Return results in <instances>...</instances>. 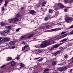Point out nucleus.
I'll return each mask as SVG.
<instances>
[{
  "label": "nucleus",
  "instance_id": "nucleus-1",
  "mask_svg": "<svg viewBox=\"0 0 73 73\" xmlns=\"http://www.w3.org/2000/svg\"><path fill=\"white\" fill-rule=\"evenodd\" d=\"M59 39L57 36H54L50 39L49 40L43 41L41 44L40 46V48H45L48 45H50L51 44L54 43V40H58Z\"/></svg>",
  "mask_w": 73,
  "mask_h": 73
},
{
  "label": "nucleus",
  "instance_id": "nucleus-2",
  "mask_svg": "<svg viewBox=\"0 0 73 73\" xmlns=\"http://www.w3.org/2000/svg\"><path fill=\"white\" fill-rule=\"evenodd\" d=\"M9 22L10 23H12L13 21H14L13 23V24H17V21H19V19L15 17L14 18H11L8 19Z\"/></svg>",
  "mask_w": 73,
  "mask_h": 73
},
{
  "label": "nucleus",
  "instance_id": "nucleus-3",
  "mask_svg": "<svg viewBox=\"0 0 73 73\" xmlns=\"http://www.w3.org/2000/svg\"><path fill=\"white\" fill-rule=\"evenodd\" d=\"M73 18L69 17H66L65 19L66 22L67 23H69L70 22L72 21H73Z\"/></svg>",
  "mask_w": 73,
  "mask_h": 73
},
{
  "label": "nucleus",
  "instance_id": "nucleus-4",
  "mask_svg": "<svg viewBox=\"0 0 73 73\" xmlns=\"http://www.w3.org/2000/svg\"><path fill=\"white\" fill-rule=\"evenodd\" d=\"M28 47V45H27L25 46H24L22 48V50H25L26 52L27 51H28V50H30L29 48Z\"/></svg>",
  "mask_w": 73,
  "mask_h": 73
},
{
  "label": "nucleus",
  "instance_id": "nucleus-5",
  "mask_svg": "<svg viewBox=\"0 0 73 73\" xmlns=\"http://www.w3.org/2000/svg\"><path fill=\"white\" fill-rule=\"evenodd\" d=\"M64 42H62L61 43L59 44H56L53 47V48L54 49H55L56 48H58V47L59 46H60V45H61L62 44H64Z\"/></svg>",
  "mask_w": 73,
  "mask_h": 73
},
{
  "label": "nucleus",
  "instance_id": "nucleus-6",
  "mask_svg": "<svg viewBox=\"0 0 73 73\" xmlns=\"http://www.w3.org/2000/svg\"><path fill=\"white\" fill-rule=\"evenodd\" d=\"M50 27H51V25H50V24H46L44 26V27L45 28H48Z\"/></svg>",
  "mask_w": 73,
  "mask_h": 73
},
{
  "label": "nucleus",
  "instance_id": "nucleus-7",
  "mask_svg": "<svg viewBox=\"0 0 73 73\" xmlns=\"http://www.w3.org/2000/svg\"><path fill=\"white\" fill-rule=\"evenodd\" d=\"M61 28H57L56 29H52V31H59V30H61Z\"/></svg>",
  "mask_w": 73,
  "mask_h": 73
},
{
  "label": "nucleus",
  "instance_id": "nucleus-8",
  "mask_svg": "<svg viewBox=\"0 0 73 73\" xmlns=\"http://www.w3.org/2000/svg\"><path fill=\"white\" fill-rule=\"evenodd\" d=\"M30 13L32 14V15H35V14L36 13V11L34 10H31L30 11Z\"/></svg>",
  "mask_w": 73,
  "mask_h": 73
},
{
  "label": "nucleus",
  "instance_id": "nucleus-9",
  "mask_svg": "<svg viewBox=\"0 0 73 73\" xmlns=\"http://www.w3.org/2000/svg\"><path fill=\"white\" fill-rule=\"evenodd\" d=\"M9 38H5L3 39V40L4 42H7L8 41H9Z\"/></svg>",
  "mask_w": 73,
  "mask_h": 73
},
{
  "label": "nucleus",
  "instance_id": "nucleus-10",
  "mask_svg": "<svg viewBox=\"0 0 73 73\" xmlns=\"http://www.w3.org/2000/svg\"><path fill=\"white\" fill-rule=\"evenodd\" d=\"M15 65H16V62L15 61H13L11 63V66H15Z\"/></svg>",
  "mask_w": 73,
  "mask_h": 73
},
{
  "label": "nucleus",
  "instance_id": "nucleus-11",
  "mask_svg": "<svg viewBox=\"0 0 73 73\" xmlns=\"http://www.w3.org/2000/svg\"><path fill=\"white\" fill-rule=\"evenodd\" d=\"M10 45H13L15 44V42L14 41H12L10 42Z\"/></svg>",
  "mask_w": 73,
  "mask_h": 73
},
{
  "label": "nucleus",
  "instance_id": "nucleus-12",
  "mask_svg": "<svg viewBox=\"0 0 73 73\" xmlns=\"http://www.w3.org/2000/svg\"><path fill=\"white\" fill-rule=\"evenodd\" d=\"M56 61H53L52 62V65L53 66H54L56 65Z\"/></svg>",
  "mask_w": 73,
  "mask_h": 73
},
{
  "label": "nucleus",
  "instance_id": "nucleus-13",
  "mask_svg": "<svg viewBox=\"0 0 73 73\" xmlns=\"http://www.w3.org/2000/svg\"><path fill=\"white\" fill-rule=\"evenodd\" d=\"M53 10H52V9H50L48 10V12L49 13H51L52 12H53Z\"/></svg>",
  "mask_w": 73,
  "mask_h": 73
},
{
  "label": "nucleus",
  "instance_id": "nucleus-14",
  "mask_svg": "<svg viewBox=\"0 0 73 73\" xmlns=\"http://www.w3.org/2000/svg\"><path fill=\"white\" fill-rule=\"evenodd\" d=\"M58 70L59 71H63L64 70V69L63 67H60L58 68Z\"/></svg>",
  "mask_w": 73,
  "mask_h": 73
},
{
  "label": "nucleus",
  "instance_id": "nucleus-15",
  "mask_svg": "<svg viewBox=\"0 0 73 73\" xmlns=\"http://www.w3.org/2000/svg\"><path fill=\"white\" fill-rule=\"evenodd\" d=\"M69 0H65L64 1V3L65 4H66V3H69Z\"/></svg>",
  "mask_w": 73,
  "mask_h": 73
},
{
  "label": "nucleus",
  "instance_id": "nucleus-16",
  "mask_svg": "<svg viewBox=\"0 0 73 73\" xmlns=\"http://www.w3.org/2000/svg\"><path fill=\"white\" fill-rule=\"evenodd\" d=\"M34 35L33 34H32V35H30V36H28L27 37V38H31V37H33V36Z\"/></svg>",
  "mask_w": 73,
  "mask_h": 73
},
{
  "label": "nucleus",
  "instance_id": "nucleus-17",
  "mask_svg": "<svg viewBox=\"0 0 73 73\" xmlns=\"http://www.w3.org/2000/svg\"><path fill=\"white\" fill-rule=\"evenodd\" d=\"M0 25L1 26H4V23L3 22H1L0 23Z\"/></svg>",
  "mask_w": 73,
  "mask_h": 73
},
{
  "label": "nucleus",
  "instance_id": "nucleus-18",
  "mask_svg": "<svg viewBox=\"0 0 73 73\" xmlns=\"http://www.w3.org/2000/svg\"><path fill=\"white\" fill-rule=\"evenodd\" d=\"M4 32H5V33H9V30H4Z\"/></svg>",
  "mask_w": 73,
  "mask_h": 73
},
{
  "label": "nucleus",
  "instance_id": "nucleus-19",
  "mask_svg": "<svg viewBox=\"0 0 73 73\" xmlns=\"http://www.w3.org/2000/svg\"><path fill=\"white\" fill-rule=\"evenodd\" d=\"M67 40V39L66 38H65L63 40H61V42H64V41H66Z\"/></svg>",
  "mask_w": 73,
  "mask_h": 73
},
{
  "label": "nucleus",
  "instance_id": "nucleus-20",
  "mask_svg": "<svg viewBox=\"0 0 73 73\" xmlns=\"http://www.w3.org/2000/svg\"><path fill=\"white\" fill-rule=\"evenodd\" d=\"M8 60H7V61H10V60H12V58L11 57H8L7 58Z\"/></svg>",
  "mask_w": 73,
  "mask_h": 73
},
{
  "label": "nucleus",
  "instance_id": "nucleus-21",
  "mask_svg": "<svg viewBox=\"0 0 73 73\" xmlns=\"http://www.w3.org/2000/svg\"><path fill=\"white\" fill-rule=\"evenodd\" d=\"M20 66L21 67H24V64L23 63H21Z\"/></svg>",
  "mask_w": 73,
  "mask_h": 73
},
{
  "label": "nucleus",
  "instance_id": "nucleus-22",
  "mask_svg": "<svg viewBox=\"0 0 73 73\" xmlns=\"http://www.w3.org/2000/svg\"><path fill=\"white\" fill-rule=\"evenodd\" d=\"M20 16V15L19 13H18L16 15V17H19Z\"/></svg>",
  "mask_w": 73,
  "mask_h": 73
},
{
  "label": "nucleus",
  "instance_id": "nucleus-23",
  "mask_svg": "<svg viewBox=\"0 0 73 73\" xmlns=\"http://www.w3.org/2000/svg\"><path fill=\"white\" fill-rule=\"evenodd\" d=\"M46 2H44L42 4V6H44V5H45V4H46Z\"/></svg>",
  "mask_w": 73,
  "mask_h": 73
},
{
  "label": "nucleus",
  "instance_id": "nucleus-24",
  "mask_svg": "<svg viewBox=\"0 0 73 73\" xmlns=\"http://www.w3.org/2000/svg\"><path fill=\"white\" fill-rule=\"evenodd\" d=\"M11 28H12L11 27V26H8L7 27V29L9 30H10V29H11Z\"/></svg>",
  "mask_w": 73,
  "mask_h": 73
},
{
  "label": "nucleus",
  "instance_id": "nucleus-25",
  "mask_svg": "<svg viewBox=\"0 0 73 73\" xmlns=\"http://www.w3.org/2000/svg\"><path fill=\"white\" fill-rule=\"evenodd\" d=\"M63 70H65V69H68V67H63Z\"/></svg>",
  "mask_w": 73,
  "mask_h": 73
},
{
  "label": "nucleus",
  "instance_id": "nucleus-26",
  "mask_svg": "<svg viewBox=\"0 0 73 73\" xmlns=\"http://www.w3.org/2000/svg\"><path fill=\"white\" fill-rule=\"evenodd\" d=\"M64 5H62H62H61L60 7V8H64Z\"/></svg>",
  "mask_w": 73,
  "mask_h": 73
},
{
  "label": "nucleus",
  "instance_id": "nucleus-27",
  "mask_svg": "<svg viewBox=\"0 0 73 73\" xmlns=\"http://www.w3.org/2000/svg\"><path fill=\"white\" fill-rule=\"evenodd\" d=\"M48 17H46L45 18L44 20H45V21H47V20H48Z\"/></svg>",
  "mask_w": 73,
  "mask_h": 73
},
{
  "label": "nucleus",
  "instance_id": "nucleus-28",
  "mask_svg": "<svg viewBox=\"0 0 73 73\" xmlns=\"http://www.w3.org/2000/svg\"><path fill=\"white\" fill-rule=\"evenodd\" d=\"M66 33V31H64V32H62V33L61 34V35H63L64 34H65V33Z\"/></svg>",
  "mask_w": 73,
  "mask_h": 73
},
{
  "label": "nucleus",
  "instance_id": "nucleus-29",
  "mask_svg": "<svg viewBox=\"0 0 73 73\" xmlns=\"http://www.w3.org/2000/svg\"><path fill=\"white\" fill-rule=\"evenodd\" d=\"M44 72H47V71H48L49 70V69L48 68H46L44 70Z\"/></svg>",
  "mask_w": 73,
  "mask_h": 73
},
{
  "label": "nucleus",
  "instance_id": "nucleus-30",
  "mask_svg": "<svg viewBox=\"0 0 73 73\" xmlns=\"http://www.w3.org/2000/svg\"><path fill=\"white\" fill-rule=\"evenodd\" d=\"M62 4L61 3H59L58 4V6L59 7H60L61 5H62Z\"/></svg>",
  "mask_w": 73,
  "mask_h": 73
},
{
  "label": "nucleus",
  "instance_id": "nucleus-31",
  "mask_svg": "<svg viewBox=\"0 0 73 73\" xmlns=\"http://www.w3.org/2000/svg\"><path fill=\"white\" fill-rule=\"evenodd\" d=\"M53 49H54L53 48V47H52V48H51V49H50L49 50L50 51V52H52V50H53Z\"/></svg>",
  "mask_w": 73,
  "mask_h": 73
},
{
  "label": "nucleus",
  "instance_id": "nucleus-32",
  "mask_svg": "<svg viewBox=\"0 0 73 73\" xmlns=\"http://www.w3.org/2000/svg\"><path fill=\"white\" fill-rule=\"evenodd\" d=\"M4 42L3 41V40H0V44H1V43H3Z\"/></svg>",
  "mask_w": 73,
  "mask_h": 73
},
{
  "label": "nucleus",
  "instance_id": "nucleus-33",
  "mask_svg": "<svg viewBox=\"0 0 73 73\" xmlns=\"http://www.w3.org/2000/svg\"><path fill=\"white\" fill-rule=\"evenodd\" d=\"M73 28V25L72 26L70 27L69 28H68V29H71V28Z\"/></svg>",
  "mask_w": 73,
  "mask_h": 73
},
{
  "label": "nucleus",
  "instance_id": "nucleus-34",
  "mask_svg": "<svg viewBox=\"0 0 73 73\" xmlns=\"http://www.w3.org/2000/svg\"><path fill=\"white\" fill-rule=\"evenodd\" d=\"M64 58H68V56L67 55H65Z\"/></svg>",
  "mask_w": 73,
  "mask_h": 73
},
{
  "label": "nucleus",
  "instance_id": "nucleus-35",
  "mask_svg": "<svg viewBox=\"0 0 73 73\" xmlns=\"http://www.w3.org/2000/svg\"><path fill=\"white\" fill-rule=\"evenodd\" d=\"M40 57H38V58H36L34 59V60H37L38 59H39Z\"/></svg>",
  "mask_w": 73,
  "mask_h": 73
},
{
  "label": "nucleus",
  "instance_id": "nucleus-36",
  "mask_svg": "<svg viewBox=\"0 0 73 73\" xmlns=\"http://www.w3.org/2000/svg\"><path fill=\"white\" fill-rule=\"evenodd\" d=\"M64 11H65V12H66L67 11H68V10L66 9H64Z\"/></svg>",
  "mask_w": 73,
  "mask_h": 73
},
{
  "label": "nucleus",
  "instance_id": "nucleus-37",
  "mask_svg": "<svg viewBox=\"0 0 73 73\" xmlns=\"http://www.w3.org/2000/svg\"><path fill=\"white\" fill-rule=\"evenodd\" d=\"M21 38H25V37L24 36H22L21 37Z\"/></svg>",
  "mask_w": 73,
  "mask_h": 73
},
{
  "label": "nucleus",
  "instance_id": "nucleus-38",
  "mask_svg": "<svg viewBox=\"0 0 73 73\" xmlns=\"http://www.w3.org/2000/svg\"><path fill=\"white\" fill-rule=\"evenodd\" d=\"M43 60V59L42 58H41L40 59H39V60H38V61H42Z\"/></svg>",
  "mask_w": 73,
  "mask_h": 73
},
{
  "label": "nucleus",
  "instance_id": "nucleus-39",
  "mask_svg": "<svg viewBox=\"0 0 73 73\" xmlns=\"http://www.w3.org/2000/svg\"><path fill=\"white\" fill-rule=\"evenodd\" d=\"M38 51L39 52V53H41V52H42V50H38Z\"/></svg>",
  "mask_w": 73,
  "mask_h": 73
},
{
  "label": "nucleus",
  "instance_id": "nucleus-40",
  "mask_svg": "<svg viewBox=\"0 0 73 73\" xmlns=\"http://www.w3.org/2000/svg\"><path fill=\"white\" fill-rule=\"evenodd\" d=\"M36 71L35 70H34L33 71L32 73H36Z\"/></svg>",
  "mask_w": 73,
  "mask_h": 73
},
{
  "label": "nucleus",
  "instance_id": "nucleus-41",
  "mask_svg": "<svg viewBox=\"0 0 73 73\" xmlns=\"http://www.w3.org/2000/svg\"><path fill=\"white\" fill-rule=\"evenodd\" d=\"M60 53V51H59L56 52V53L58 54V53Z\"/></svg>",
  "mask_w": 73,
  "mask_h": 73
},
{
  "label": "nucleus",
  "instance_id": "nucleus-42",
  "mask_svg": "<svg viewBox=\"0 0 73 73\" xmlns=\"http://www.w3.org/2000/svg\"><path fill=\"white\" fill-rule=\"evenodd\" d=\"M4 5L5 7H6L7 6V4L5 3V4H4Z\"/></svg>",
  "mask_w": 73,
  "mask_h": 73
},
{
  "label": "nucleus",
  "instance_id": "nucleus-43",
  "mask_svg": "<svg viewBox=\"0 0 73 73\" xmlns=\"http://www.w3.org/2000/svg\"><path fill=\"white\" fill-rule=\"evenodd\" d=\"M20 28H19L18 29H17L16 30V31H17V32H18V31H19V30H20Z\"/></svg>",
  "mask_w": 73,
  "mask_h": 73
},
{
  "label": "nucleus",
  "instance_id": "nucleus-44",
  "mask_svg": "<svg viewBox=\"0 0 73 73\" xmlns=\"http://www.w3.org/2000/svg\"><path fill=\"white\" fill-rule=\"evenodd\" d=\"M1 35H2V36H6V35H5L4 34V33H1Z\"/></svg>",
  "mask_w": 73,
  "mask_h": 73
},
{
  "label": "nucleus",
  "instance_id": "nucleus-45",
  "mask_svg": "<svg viewBox=\"0 0 73 73\" xmlns=\"http://www.w3.org/2000/svg\"><path fill=\"white\" fill-rule=\"evenodd\" d=\"M1 8H2L1 10H2V11H4V8L3 7H2Z\"/></svg>",
  "mask_w": 73,
  "mask_h": 73
},
{
  "label": "nucleus",
  "instance_id": "nucleus-46",
  "mask_svg": "<svg viewBox=\"0 0 73 73\" xmlns=\"http://www.w3.org/2000/svg\"><path fill=\"white\" fill-rule=\"evenodd\" d=\"M4 66H5V65H3L1 67V68H4Z\"/></svg>",
  "mask_w": 73,
  "mask_h": 73
},
{
  "label": "nucleus",
  "instance_id": "nucleus-47",
  "mask_svg": "<svg viewBox=\"0 0 73 73\" xmlns=\"http://www.w3.org/2000/svg\"><path fill=\"white\" fill-rule=\"evenodd\" d=\"M70 35H73V31L70 33Z\"/></svg>",
  "mask_w": 73,
  "mask_h": 73
},
{
  "label": "nucleus",
  "instance_id": "nucleus-48",
  "mask_svg": "<svg viewBox=\"0 0 73 73\" xmlns=\"http://www.w3.org/2000/svg\"><path fill=\"white\" fill-rule=\"evenodd\" d=\"M8 1H5V4H8Z\"/></svg>",
  "mask_w": 73,
  "mask_h": 73
},
{
  "label": "nucleus",
  "instance_id": "nucleus-49",
  "mask_svg": "<svg viewBox=\"0 0 73 73\" xmlns=\"http://www.w3.org/2000/svg\"><path fill=\"white\" fill-rule=\"evenodd\" d=\"M64 37H66L65 36V34H64L62 36V38H64Z\"/></svg>",
  "mask_w": 73,
  "mask_h": 73
},
{
  "label": "nucleus",
  "instance_id": "nucleus-50",
  "mask_svg": "<svg viewBox=\"0 0 73 73\" xmlns=\"http://www.w3.org/2000/svg\"><path fill=\"white\" fill-rule=\"evenodd\" d=\"M3 0H0V3H2L3 2Z\"/></svg>",
  "mask_w": 73,
  "mask_h": 73
},
{
  "label": "nucleus",
  "instance_id": "nucleus-51",
  "mask_svg": "<svg viewBox=\"0 0 73 73\" xmlns=\"http://www.w3.org/2000/svg\"><path fill=\"white\" fill-rule=\"evenodd\" d=\"M57 54L56 52V53H55V54H54V56H57Z\"/></svg>",
  "mask_w": 73,
  "mask_h": 73
},
{
  "label": "nucleus",
  "instance_id": "nucleus-52",
  "mask_svg": "<svg viewBox=\"0 0 73 73\" xmlns=\"http://www.w3.org/2000/svg\"><path fill=\"white\" fill-rule=\"evenodd\" d=\"M64 35H65V36H66L68 35V34H64Z\"/></svg>",
  "mask_w": 73,
  "mask_h": 73
},
{
  "label": "nucleus",
  "instance_id": "nucleus-53",
  "mask_svg": "<svg viewBox=\"0 0 73 73\" xmlns=\"http://www.w3.org/2000/svg\"><path fill=\"white\" fill-rule=\"evenodd\" d=\"M15 48V46H12V48H13V49H14V48Z\"/></svg>",
  "mask_w": 73,
  "mask_h": 73
},
{
  "label": "nucleus",
  "instance_id": "nucleus-54",
  "mask_svg": "<svg viewBox=\"0 0 73 73\" xmlns=\"http://www.w3.org/2000/svg\"><path fill=\"white\" fill-rule=\"evenodd\" d=\"M22 44H25V42L23 41V42H22Z\"/></svg>",
  "mask_w": 73,
  "mask_h": 73
},
{
  "label": "nucleus",
  "instance_id": "nucleus-55",
  "mask_svg": "<svg viewBox=\"0 0 73 73\" xmlns=\"http://www.w3.org/2000/svg\"><path fill=\"white\" fill-rule=\"evenodd\" d=\"M1 39H3V37H0V40H1Z\"/></svg>",
  "mask_w": 73,
  "mask_h": 73
},
{
  "label": "nucleus",
  "instance_id": "nucleus-56",
  "mask_svg": "<svg viewBox=\"0 0 73 73\" xmlns=\"http://www.w3.org/2000/svg\"><path fill=\"white\" fill-rule=\"evenodd\" d=\"M17 60H19V57H17Z\"/></svg>",
  "mask_w": 73,
  "mask_h": 73
},
{
  "label": "nucleus",
  "instance_id": "nucleus-57",
  "mask_svg": "<svg viewBox=\"0 0 73 73\" xmlns=\"http://www.w3.org/2000/svg\"><path fill=\"white\" fill-rule=\"evenodd\" d=\"M72 62H73V57L72 58Z\"/></svg>",
  "mask_w": 73,
  "mask_h": 73
},
{
  "label": "nucleus",
  "instance_id": "nucleus-58",
  "mask_svg": "<svg viewBox=\"0 0 73 73\" xmlns=\"http://www.w3.org/2000/svg\"><path fill=\"white\" fill-rule=\"evenodd\" d=\"M61 64H58V65H61Z\"/></svg>",
  "mask_w": 73,
  "mask_h": 73
},
{
  "label": "nucleus",
  "instance_id": "nucleus-59",
  "mask_svg": "<svg viewBox=\"0 0 73 73\" xmlns=\"http://www.w3.org/2000/svg\"><path fill=\"white\" fill-rule=\"evenodd\" d=\"M21 9H24V8L23 7H21Z\"/></svg>",
  "mask_w": 73,
  "mask_h": 73
},
{
  "label": "nucleus",
  "instance_id": "nucleus-60",
  "mask_svg": "<svg viewBox=\"0 0 73 73\" xmlns=\"http://www.w3.org/2000/svg\"><path fill=\"white\" fill-rule=\"evenodd\" d=\"M7 65H9V64H10V63H7Z\"/></svg>",
  "mask_w": 73,
  "mask_h": 73
},
{
  "label": "nucleus",
  "instance_id": "nucleus-61",
  "mask_svg": "<svg viewBox=\"0 0 73 73\" xmlns=\"http://www.w3.org/2000/svg\"><path fill=\"white\" fill-rule=\"evenodd\" d=\"M11 67H12L11 66H10L9 67V68H11Z\"/></svg>",
  "mask_w": 73,
  "mask_h": 73
},
{
  "label": "nucleus",
  "instance_id": "nucleus-62",
  "mask_svg": "<svg viewBox=\"0 0 73 73\" xmlns=\"http://www.w3.org/2000/svg\"><path fill=\"white\" fill-rule=\"evenodd\" d=\"M71 71H72V69L70 70V72H71Z\"/></svg>",
  "mask_w": 73,
  "mask_h": 73
},
{
  "label": "nucleus",
  "instance_id": "nucleus-63",
  "mask_svg": "<svg viewBox=\"0 0 73 73\" xmlns=\"http://www.w3.org/2000/svg\"><path fill=\"white\" fill-rule=\"evenodd\" d=\"M49 31L48 30V31H47V32H49Z\"/></svg>",
  "mask_w": 73,
  "mask_h": 73
},
{
  "label": "nucleus",
  "instance_id": "nucleus-64",
  "mask_svg": "<svg viewBox=\"0 0 73 73\" xmlns=\"http://www.w3.org/2000/svg\"><path fill=\"white\" fill-rule=\"evenodd\" d=\"M64 61V60H62V61Z\"/></svg>",
  "mask_w": 73,
  "mask_h": 73
}]
</instances>
